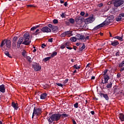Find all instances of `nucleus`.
<instances>
[{
  "instance_id": "obj_1",
  "label": "nucleus",
  "mask_w": 124,
  "mask_h": 124,
  "mask_svg": "<svg viewBox=\"0 0 124 124\" xmlns=\"http://www.w3.org/2000/svg\"><path fill=\"white\" fill-rule=\"evenodd\" d=\"M0 47L2 51H8V50L11 48V41L10 40L2 41Z\"/></svg>"
},
{
  "instance_id": "obj_2",
  "label": "nucleus",
  "mask_w": 124,
  "mask_h": 124,
  "mask_svg": "<svg viewBox=\"0 0 124 124\" xmlns=\"http://www.w3.org/2000/svg\"><path fill=\"white\" fill-rule=\"evenodd\" d=\"M114 17L113 16H108L105 21L94 27V29L98 30V29H100V28H102V27H104V26H106V25H109L110 23L114 22Z\"/></svg>"
},
{
  "instance_id": "obj_3",
  "label": "nucleus",
  "mask_w": 124,
  "mask_h": 124,
  "mask_svg": "<svg viewBox=\"0 0 124 124\" xmlns=\"http://www.w3.org/2000/svg\"><path fill=\"white\" fill-rule=\"evenodd\" d=\"M61 117H62V114L60 113H54L51 115L49 118H47V121L50 124L53 123V121L58 122L59 121L60 119H61Z\"/></svg>"
},
{
  "instance_id": "obj_4",
  "label": "nucleus",
  "mask_w": 124,
  "mask_h": 124,
  "mask_svg": "<svg viewBox=\"0 0 124 124\" xmlns=\"http://www.w3.org/2000/svg\"><path fill=\"white\" fill-rule=\"evenodd\" d=\"M24 41L22 43V44L24 45H30L31 41L30 40V34L26 33L24 35Z\"/></svg>"
},
{
  "instance_id": "obj_5",
  "label": "nucleus",
  "mask_w": 124,
  "mask_h": 124,
  "mask_svg": "<svg viewBox=\"0 0 124 124\" xmlns=\"http://www.w3.org/2000/svg\"><path fill=\"white\" fill-rule=\"evenodd\" d=\"M41 113H42V109H41V108H34L32 116V119H33V117H34V116H38L40 115Z\"/></svg>"
},
{
  "instance_id": "obj_6",
  "label": "nucleus",
  "mask_w": 124,
  "mask_h": 124,
  "mask_svg": "<svg viewBox=\"0 0 124 124\" xmlns=\"http://www.w3.org/2000/svg\"><path fill=\"white\" fill-rule=\"evenodd\" d=\"M72 31H69L63 32L60 35V36L61 37H65V36L70 37V36H72Z\"/></svg>"
},
{
  "instance_id": "obj_7",
  "label": "nucleus",
  "mask_w": 124,
  "mask_h": 124,
  "mask_svg": "<svg viewBox=\"0 0 124 124\" xmlns=\"http://www.w3.org/2000/svg\"><path fill=\"white\" fill-rule=\"evenodd\" d=\"M124 2L123 0H114L113 4L115 7H119L121 6L122 4H124Z\"/></svg>"
},
{
  "instance_id": "obj_8",
  "label": "nucleus",
  "mask_w": 124,
  "mask_h": 124,
  "mask_svg": "<svg viewBox=\"0 0 124 124\" xmlns=\"http://www.w3.org/2000/svg\"><path fill=\"white\" fill-rule=\"evenodd\" d=\"M93 21H94V19L93 18V16H89L88 18L85 19V23L86 25H88V24H91L93 23Z\"/></svg>"
},
{
  "instance_id": "obj_9",
  "label": "nucleus",
  "mask_w": 124,
  "mask_h": 124,
  "mask_svg": "<svg viewBox=\"0 0 124 124\" xmlns=\"http://www.w3.org/2000/svg\"><path fill=\"white\" fill-rule=\"evenodd\" d=\"M32 65L35 71H39V70L41 69V66H40L38 63H34Z\"/></svg>"
},
{
  "instance_id": "obj_10",
  "label": "nucleus",
  "mask_w": 124,
  "mask_h": 124,
  "mask_svg": "<svg viewBox=\"0 0 124 124\" xmlns=\"http://www.w3.org/2000/svg\"><path fill=\"white\" fill-rule=\"evenodd\" d=\"M23 41H24V38L23 37H20L19 38L16 45L17 49H19L21 45L23 44Z\"/></svg>"
},
{
  "instance_id": "obj_11",
  "label": "nucleus",
  "mask_w": 124,
  "mask_h": 124,
  "mask_svg": "<svg viewBox=\"0 0 124 124\" xmlns=\"http://www.w3.org/2000/svg\"><path fill=\"white\" fill-rule=\"evenodd\" d=\"M41 31L43 32H51V29L47 26H45L41 29Z\"/></svg>"
},
{
  "instance_id": "obj_12",
  "label": "nucleus",
  "mask_w": 124,
  "mask_h": 124,
  "mask_svg": "<svg viewBox=\"0 0 124 124\" xmlns=\"http://www.w3.org/2000/svg\"><path fill=\"white\" fill-rule=\"evenodd\" d=\"M104 82L103 81V80L102 81V84H107L108 83V80L110 79V78L109 77V76L106 75L104 76Z\"/></svg>"
},
{
  "instance_id": "obj_13",
  "label": "nucleus",
  "mask_w": 124,
  "mask_h": 124,
  "mask_svg": "<svg viewBox=\"0 0 124 124\" xmlns=\"http://www.w3.org/2000/svg\"><path fill=\"white\" fill-rule=\"evenodd\" d=\"M75 21L77 24H81L83 21V18L82 16H78L75 18Z\"/></svg>"
},
{
  "instance_id": "obj_14",
  "label": "nucleus",
  "mask_w": 124,
  "mask_h": 124,
  "mask_svg": "<svg viewBox=\"0 0 124 124\" xmlns=\"http://www.w3.org/2000/svg\"><path fill=\"white\" fill-rule=\"evenodd\" d=\"M0 92L2 93H5V85L4 84L0 85Z\"/></svg>"
},
{
  "instance_id": "obj_15",
  "label": "nucleus",
  "mask_w": 124,
  "mask_h": 124,
  "mask_svg": "<svg viewBox=\"0 0 124 124\" xmlns=\"http://www.w3.org/2000/svg\"><path fill=\"white\" fill-rule=\"evenodd\" d=\"M76 37L77 38V39H78V40H84L85 39V36L80 34H77L76 36Z\"/></svg>"
},
{
  "instance_id": "obj_16",
  "label": "nucleus",
  "mask_w": 124,
  "mask_h": 124,
  "mask_svg": "<svg viewBox=\"0 0 124 124\" xmlns=\"http://www.w3.org/2000/svg\"><path fill=\"white\" fill-rule=\"evenodd\" d=\"M12 106L14 108L15 110H18L19 108V106H18V103H15L14 102H12Z\"/></svg>"
},
{
  "instance_id": "obj_17",
  "label": "nucleus",
  "mask_w": 124,
  "mask_h": 124,
  "mask_svg": "<svg viewBox=\"0 0 124 124\" xmlns=\"http://www.w3.org/2000/svg\"><path fill=\"white\" fill-rule=\"evenodd\" d=\"M100 95L101 97L103 96L104 98H105L106 100H109V97H108V95H107V94H103L102 93H101L100 94Z\"/></svg>"
},
{
  "instance_id": "obj_18",
  "label": "nucleus",
  "mask_w": 124,
  "mask_h": 124,
  "mask_svg": "<svg viewBox=\"0 0 124 124\" xmlns=\"http://www.w3.org/2000/svg\"><path fill=\"white\" fill-rule=\"evenodd\" d=\"M111 45H112V46H117L119 45V42L117 40L111 41Z\"/></svg>"
},
{
  "instance_id": "obj_19",
  "label": "nucleus",
  "mask_w": 124,
  "mask_h": 124,
  "mask_svg": "<svg viewBox=\"0 0 124 124\" xmlns=\"http://www.w3.org/2000/svg\"><path fill=\"white\" fill-rule=\"evenodd\" d=\"M47 97V93H43L41 94L40 95V98L41 99H45Z\"/></svg>"
},
{
  "instance_id": "obj_20",
  "label": "nucleus",
  "mask_w": 124,
  "mask_h": 124,
  "mask_svg": "<svg viewBox=\"0 0 124 124\" xmlns=\"http://www.w3.org/2000/svg\"><path fill=\"white\" fill-rule=\"evenodd\" d=\"M119 119L121 122H124V115L122 113L119 114Z\"/></svg>"
},
{
  "instance_id": "obj_21",
  "label": "nucleus",
  "mask_w": 124,
  "mask_h": 124,
  "mask_svg": "<svg viewBox=\"0 0 124 124\" xmlns=\"http://www.w3.org/2000/svg\"><path fill=\"white\" fill-rule=\"evenodd\" d=\"M113 38H114L115 39H118V40H120V41H123V36L120 37L119 36H116L115 37H114Z\"/></svg>"
},
{
  "instance_id": "obj_22",
  "label": "nucleus",
  "mask_w": 124,
  "mask_h": 124,
  "mask_svg": "<svg viewBox=\"0 0 124 124\" xmlns=\"http://www.w3.org/2000/svg\"><path fill=\"white\" fill-rule=\"evenodd\" d=\"M69 45V44L68 43H66L65 44L62 45L61 46V49H64L66 46H68Z\"/></svg>"
},
{
  "instance_id": "obj_23",
  "label": "nucleus",
  "mask_w": 124,
  "mask_h": 124,
  "mask_svg": "<svg viewBox=\"0 0 124 124\" xmlns=\"http://www.w3.org/2000/svg\"><path fill=\"white\" fill-rule=\"evenodd\" d=\"M113 85V82L112 81H110L108 84L107 85V89H110L112 88V86Z\"/></svg>"
},
{
  "instance_id": "obj_24",
  "label": "nucleus",
  "mask_w": 124,
  "mask_h": 124,
  "mask_svg": "<svg viewBox=\"0 0 124 124\" xmlns=\"http://www.w3.org/2000/svg\"><path fill=\"white\" fill-rule=\"evenodd\" d=\"M16 43H12V48L13 49H14V50H15L16 49H17L16 48L17 46H16Z\"/></svg>"
},
{
  "instance_id": "obj_25",
  "label": "nucleus",
  "mask_w": 124,
  "mask_h": 124,
  "mask_svg": "<svg viewBox=\"0 0 124 124\" xmlns=\"http://www.w3.org/2000/svg\"><path fill=\"white\" fill-rule=\"evenodd\" d=\"M71 41H72L73 42H75L77 40V38L75 37H72L70 38Z\"/></svg>"
},
{
  "instance_id": "obj_26",
  "label": "nucleus",
  "mask_w": 124,
  "mask_h": 124,
  "mask_svg": "<svg viewBox=\"0 0 124 124\" xmlns=\"http://www.w3.org/2000/svg\"><path fill=\"white\" fill-rule=\"evenodd\" d=\"M116 21L117 22H120V21H122V16L120 15L118 16L117 17Z\"/></svg>"
},
{
  "instance_id": "obj_27",
  "label": "nucleus",
  "mask_w": 124,
  "mask_h": 124,
  "mask_svg": "<svg viewBox=\"0 0 124 124\" xmlns=\"http://www.w3.org/2000/svg\"><path fill=\"white\" fill-rule=\"evenodd\" d=\"M4 54L6 56L8 57L9 58H11V56H10V54H9V52H8V51H5Z\"/></svg>"
},
{
  "instance_id": "obj_28",
  "label": "nucleus",
  "mask_w": 124,
  "mask_h": 124,
  "mask_svg": "<svg viewBox=\"0 0 124 124\" xmlns=\"http://www.w3.org/2000/svg\"><path fill=\"white\" fill-rule=\"evenodd\" d=\"M85 48H86V46L85 45V44H83L82 46L79 48V51H83Z\"/></svg>"
},
{
  "instance_id": "obj_29",
  "label": "nucleus",
  "mask_w": 124,
  "mask_h": 124,
  "mask_svg": "<svg viewBox=\"0 0 124 124\" xmlns=\"http://www.w3.org/2000/svg\"><path fill=\"white\" fill-rule=\"evenodd\" d=\"M74 68H75L76 69H80L81 68V67L80 66H78L77 64H75L73 66Z\"/></svg>"
},
{
  "instance_id": "obj_30",
  "label": "nucleus",
  "mask_w": 124,
  "mask_h": 124,
  "mask_svg": "<svg viewBox=\"0 0 124 124\" xmlns=\"http://www.w3.org/2000/svg\"><path fill=\"white\" fill-rule=\"evenodd\" d=\"M51 30H52L53 31H58V27L53 26L52 27V28H51Z\"/></svg>"
},
{
  "instance_id": "obj_31",
  "label": "nucleus",
  "mask_w": 124,
  "mask_h": 124,
  "mask_svg": "<svg viewBox=\"0 0 124 124\" xmlns=\"http://www.w3.org/2000/svg\"><path fill=\"white\" fill-rule=\"evenodd\" d=\"M18 39V37H15L14 38H13V43H16L17 42V40Z\"/></svg>"
},
{
  "instance_id": "obj_32",
  "label": "nucleus",
  "mask_w": 124,
  "mask_h": 124,
  "mask_svg": "<svg viewBox=\"0 0 124 124\" xmlns=\"http://www.w3.org/2000/svg\"><path fill=\"white\" fill-rule=\"evenodd\" d=\"M22 54L23 57H26L27 56V51L25 50H23Z\"/></svg>"
},
{
  "instance_id": "obj_33",
  "label": "nucleus",
  "mask_w": 124,
  "mask_h": 124,
  "mask_svg": "<svg viewBox=\"0 0 124 124\" xmlns=\"http://www.w3.org/2000/svg\"><path fill=\"white\" fill-rule=\"evenodd\" d=\"M124 66V61H123L119 65V67L122 68Z\"/></svg>"
},
{
  "instance_id": "obj_34",
  "label": "nucleus",
  "mask_w": 124,
  "mask_h": 124,
  "mask_svg": "<svg viewBox=\"0 0 124 124\" xmlns=\"http://www.w3.org/2000/svg\"><path fill=\"white\" fill-rule=\"evenodd\" d=\"M58 53L57 52H54L53 53V54L51 55V58H54L55 56H57V54Z\"/></svg>"
},
{
  "instance_id": "obj_35",
  "label": "nucleus",
  "mask_w": 124,
  "mask_h": 124,
  "mask_svg": "<svg viewBox=\"0 0 124 124\" xmlns=\"http://www.w3.org/2000/svg\"><path fill=\"white\" fill-rule=\"evenodd\" d=\"M26 59L28 62H31L32 61L31 58L30 56H27Z\"/></svg>"
},
{
  "instance_id": "obj_36",
  "label": "nucleus",
  "mask_w": 124,
  "mask_h": 124,
  "mask_svg": "<svg viewBox=\"0 0 124 124\" xmlns=\"http://www.w3.org/2000/svg\"><path fill=\"white\" fill-rule=\"evenodd\" d=\"M74 22H75V20H74V19L71 18L70 19V22L71 23V24H74Z\"/></svg>"
},
{
  "instance_id": "obj_37",
  "label": "nucleus",
  "mask_w": 124,
  "mask_h": 124,
  "mask_svg": "<svg viewBox=\"0 0 124 124\" xmlns=\"http://www.w3.org/2000/svg\"><path fill=\"white\" fill-rule=\"evenodd\" d=\"M51 59V57H46L44 59V62H47V61H49Z\"/></svg>"
},
{
  "instance_id": "obj_38",
  "label": "nucleus",
  "mask_w": 124,
  "mask_h": 124,
  "mask_svg": "<svg viewBox=\"0 0 124 124\" xmlns=\"http://www.w3.org/2000/svg\"><path fill=\"white\" fill-rule=\"evenodd\" d=\"M74 106L75 108H78V107H79V106L78 105V103H76L74 105Z\"/></svg>"
},
{
  "instance_id": "obj_39",
  "label": "nucleus",
  "mask_w": 124,
  "mask_h": 124,
  "mask_svg": "<svg viewBox=\"0 0 124 124\" xmlns=\"http://www.w3.org/2000/svg\"><path fill=\"white\" fill-rule=\"evenodd\" d=\"M53 22L54 24H58V19H54Z\"/></svg>"
},
{
  "instance_id": "obj_40",
  "label": "nucleus",
  "mask_w": 124,
  "mask_h": 124,
  "mask_svg": "<svg viewBox=\"0 0 124 124\" xmlns=\"http://www.w3.org/2000/svg\"><path fill=\"white\" fill-rule=\"evenodd\" d=\"M108 72V70L107 69H106L104 70V75H106V74H107V72Z\"/></svg>"
},
{
  "instance_id": "obj_41",
  "label": "nucleus",
  "mask_w": 124,
  "mask_h": 124,
  "mask_svg": "<svg viewBox=\"0 0 124 124\" xmlns=\"http://www.w3.org/2000/svg\"><path fill=\"white\" fill-rule=\"evenodd\" d=\"M61 116H62V117H68V115L65 113L61 114Z\"/></svg>"
},
{
  "instance_id": "obj_42",
  "label": "nucleus",
  "mask_w": 124,
  "mask_h": 124,
  "mask_svg": "<svg viewBox=\"0 0 124 124\" xmlns=\"http://www.w3.org/2000/svg\"><path fill=\"white\" fill-rule=\"evenodd\" d=\"M56 85H57V86H59V87H62V83H56Z\"/></svg>"
},
{
  "instance_id": "obj_43",
  "label": "nucleus",
  "mask_w": 124,
  "mask_h": 124,
  "mask_svg": "<svg viewBox=\"0 0 124 124\" xmlns=\"http://www.w3.org/2000/svg\"><path fill=\"white\" fill-rule=\"evenodd\" d=\"M34 30H36V27H35V26L32 27L31 29V31H34Z\"/></svg>"
},
{
  "instance_id": "obj_44",
  "label": "nucleus",
  "mask_w": 124,
  "mask_h": 124,
  "mask_svg": "<svg viewBox=\"0 0 124 124\" xmlns=\"http://www.w3.org/2000/svg\"><path fill=\"white\" fill-rule=\"evenodd\" d=\"M53 26H54L52 25V24H49L48 25V27L49 28H51V29H52Z\"/></svg>"
},
{
  "instance_id": "obj_45",
  "label": "nucleus",
  "mask_w": 124,
  "mask_h": 124,
  "mask_svg": "<svg viewBox=\"0 0 124 124\" xmlns=\"http://www.w3.org/2000/svg\"><path fill=\"white\" fill-rule=\"evenodd\" d=\"M80 15H81V16H84V15H85V12H81L80 13Z\"/></svg>"
},
{
  "instance_id": "obj_46",
  "label": "nucleus",
  "mask_w": 124,
  "mask_h": 124,
  "mask_svg": "<svg viewBox=\"0 0 124 124\" xmlns=\"http://www.w3.org/2000/svg\"><path fill=\"white\" fill-rule=\"evenodd\" d=\"M121 17H124V13H122L121 14H120L119 15Z\"/></svg>"
},
{
  "instance_id": "obj_47",
  "label": "nucleus",
  "mask_w": 124,
  "mask_h": 124,
  "mask_svg": "<svg viewBox=\"0 0 124 124\" xmlns=\"http://www.w3.org/2000/svg\"><path fill=\"white\" fill-rule=\"evenodd\" d=\"M48 42H53V38L49 39Z\"/></svg>"
},
{
  "instance_id": "obj_48",
  "label": "nucleus",
  "mask_w": 124,
  "mask_h": 124,
  "mask_svg": "<svg viewBox=\"0 0 124 124\" xmlns=\"http://www.w3.org/2000/svg\"><path fill=\"white\" fill-rule=\"evenodd\" d=\"M45 47H46V45L44 44H43L42 45V48H45Z\"/></svg>"
},
{
  "instance_id": "obj_49",
  "label": "nucleus",
  "mask_w": 124,
  "mask_h": 124,
  "mask_svg": "<svg viewBox=\"0 0 124 124\" xmlns=\"http://www.w3.org/2000/svg\"><path fill=\"white\" fill-rule=\"evenodd\" d=\"M117 76L118 78H120L121 77V74L118 73L117 75Z\"/></svg>"
},
{
  "instance_id": "obj_50",
  "label": "nucleus",
  "mask_w": 124,
  "mask_h": 124,
  "mask_svg": "<svg viewBox=\"0 0 124 124\" xmlns=\"http://www.w3.org/2000/svg\"><path fill=\"white\" fill-rule=\"evenodd\" d=\"M66 46L67 49H69V50H72V47H69V46Z\"/></svg>"
},
{
  "instance_id": "obj_51",
  "label": "nucleus",
  "mask_w": 124,
  "mask_h": 124,
  "mask_svg": "<svg viewBox=\"0 0 124 124\" xmlns=\"http://www.w3.org/2000/svg\"><path fill=\"white\" fill-rule=\"evenodd\" d=\"M120 70L121 72H122V71H124V67L121 68Z\"/></svg>"
},
{
  "instance_id": "obj_52",
  "label": "nucleus",
  "mask_w": 124,
  "mask_h": 124,
  "mask_svg": "<svg viewBox=\"0 0 124 124\" xmlns=\"http://www.w3.org/2000/svg\"><path fill=\"white\" fill-rule=\"evenodd\" d=\"M103 5V3H100L98 5V6H99V7H101V6H102Z\"/></svg>"
},
{
  "instance_id": "obj_53",
  "label": "nucleus",
  "mask_w": 124,
  "mask_h": 124,
  "mask_svg": "<svg viewBox=\"0 0 124 124\" xmlns=\"http://www.w3.org/2000/svg\"><path fill=\"white\" fill-rule=\"evenodd\" d=\"M28 7H33V5H27Z\"/></svg>"
},
{
  "instance_id": "obj_54",
  "label": "nucleus",
  "mask_w": 124,
  "mask_h": 124,
  "mask_svg": "<svg viewBox=\"0 0 124 124\" xmlns=\"http://www.w3.org/2000/svg\"><path fill=\"white\" fill-rule=\"evenodd\" d=\"M116 56L117 57L118 56H120V52H118L116 53Z\"/></svg>"
},
{
  "instance_id": "obj_55",
  "label": "nucleus",
  "mask_w": 124,
  "mask_h": 124,
  "mask_svg": "<svg viewBox=\"0 0 124 124\" xmlns=\"http://www.w3.org/2000/svg\"><path fill=\"white\" fill-rule=\"evenodd\" d=\"M64 6H67L68 4H67V2H65L64 3Z\"/></svg>"
},
{
  "instance_id": "obj_56",
  "label": "nucleus",
  "mask_w": 124,
  "mask_h": 124,
  "mask_svg": "<svg viewBox=\"0 0 124 124\" xmlns=\"http://www.w3.org/2000/svg\"><path fill=\"white\" fill-rule=\"evenodd\" d=\"M61 17H62V18H64V13H62V14L61 15Z\"/></svg>"
},
{
  "instance_id": "obj_57",
  "label": "nucleus",
  "mask_w": 124,
  "mask_h": 124,
  "mask_svg": "<svg viewBox=\"0 0 124 124\" xmlns=\"http://www.w3.org/2000/svg\"><path fill=\"white\" fill-rule=\"evenodd\" d=\"M73 124H77L76 123V121H75V120H73Z\"/></svg>"
},
{
  "instance_id": "obj_58",
  "label": "nucleus",
  "mask_w": 124,
  "mask_h": 124,
  "mask_svg": "<svg viewBox=\"0 0 124 124\" xmlns=\"http://www.w3.org/2000/svg\"><path fill=\"white\" fill-rule=\"evenodd\" d=\"M91 113L92 115H94V111H92L91 112Z\"/></svg>"
},
{
  "instance_id": "obj_59",
  "label": "nucleus",
  "mask_w": 124,
  "mask_h": 124,
  "mask_svg": "<svg viewBox=\"0 0 124 124\" xmlns=\"http://www.w3.org/2000/svg\"><path fill=\"white\" fill-rule=\"evenodd\" d=\"M95 78V77H92L91 78L92 80H94Z\"/></svg>"
},
{
  "instance_id": "obj_60",
  "label": "nucleus",
  "mask_w": 124,
  "mask_h": 124,
  "mask_svg": "<svg viewBox=\"0 0 124 124\" xmlns=\"http://www.w3.org/2000/svg\"><path fill=\"white\" fill-rule=\"evenodd\" d=\"M60 2H61V3H63L64 2V1L62 0H61Z\"/></svg>"
},
{
  "instance_id": "obj_61",
  "label": "nucleus",
  "mask_w": 124,
  "mask_h": 124,
  "mask_svg": "<svg viewBox=\"0 0 124 124\" xmlns=\"http://www.w3.org/2000/svg\"><path fill=\"white\" fill-rule=\"evenodd\" d=\"M86 39H89V36H87L86 37H85V39L84 40H86Z\"/></svg>"
},
{
  "instance_id": "obj_62",
  "label": "nucleus",
  "mask_w": 124,
  "mask_h": 124,
  "mask_svg": "<svg viewBox=\"0 0 124 124\" xmlns=\"http://www.w3.org/2000/svg\"><path fill=\"white\" fill-rule=\"evenodd\" d=\"M73 48L74 50H76V49L77 48V47L76 46H74Z\"/></svg>"
},
{
  "instance_id": "obj_63",
  "label": "nucleus",
  "mask_w": 124,
  "mask_h": 124,
  "mask_svg": "<svg viewBox=\"0 0 124 124\" xmlns=\"http://www.w3.org/2000/svg\"><path fill=\"white\" fill-rule=\"evenodd\" d=\"M88 16H89V14L86 13V14H85V17H88Z\"/></svg>"
},
{
  "instance_id": "obj_64",
  "label": "nucleus",
  "mask_w": 124,
  "mask_h": 124,
  "mask_svg": "<svg viewBox=\"0 0 124 124\" xmlns=\"http://www.w3.org/2000/svg\"><path fill=\"white\" fill-rule=\"evenodd\" d=\"M39 31V29H37L35 32H38Z\"/></svg>"
}]
</instances>
